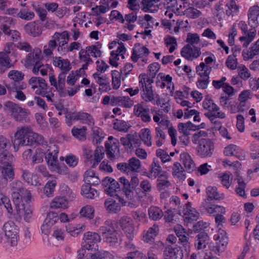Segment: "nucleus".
I'll return each mask as SVG.
<instances>
[{"label":"nucleus","mask_w":259,"mask_h":259,"mask_svg":"<svg viewBox=\"0 0 259 259\" xmlns=\"http://www.w3.org/2000/svg\"><path fill=\"white\" fill-rule=\"evenodd\" d=\"M111 184L106 189L105 192L111 196H116L119 201L122 205H126L129 201L134 199L137 195L139 194V180L134 176L130 179L124 177L118 179V181L115 180L111 181Z\"/></svg>","instance_id":"f257e3e1"},{"label":"nucleus","mask_w":259,"mask_h":259,"mask_svg":"<svg viewBox=\"0 0 259 259\" xmlns=\"http://www.w3.org/2000/svg\"><path fill=\"white\" fill-rule=\"evenodd\" d=\"M12 197L17 211L23 210L24 220L28 222L31 217L32 208L29 203L31 201V194L25 189L19 181L13 182L11 185Z\"/></svg>","instance_id":"f03ea898"},{"label":"nucleus","mask_w":259,"mask_h":259,"mask_svg":"<svg viewBox=\"0 0 259 259\" xmlns=\"http://www.w3.org/2000/svg\"><path fill=\"white\" fill-rule=\"evenodd\" d=\"M32 132V128L28 126L17 128L14 135V146H30Z\"/></svg>","instance_id":"7ed1b4c3"},{"label":"nucleus","mask_w":259,"mask_h":259,"mask_svg":"<svg viewBox=\"0 0 259 259\" xmlns=\"http://www.w3.org/2000/svg\"><path fill=\"white\" fill-rule=\"evenodd\" d=\"M104 151V149L103 146H98L94 151V153L89 147H83V155L88 160L94 162L92 165L93 168L96 167L103 158Z\"/></svg>","instance_id":"20e7f679"},{"label":"nucleus","mask_w":259,"mask_h":259,"mask_svg":"<svg viewBox=\"0 0 259 259\" xmlns=\"http://www.w3.org/2000/svg\"><path fill=\"white\" fill-rule=\"evenodd\" d=\"M197 155L201 158H209L212 156L214 145L212 141L209 139H202L199 144L196 148Z\"/></svg>","instance_id":"39448f33"},{"label":"nucleus","mask_w":259,"mask_h":259,"mask_svg":"<svg viewBox=\"0 0 259 259\" xmlns=\"http://www.w3.org/2000/svg\"><path fill=\"white\" fill-rule=\"evenodd\" d=\"M3 231L7 239V242L11 246H16L18 240V230L12 221L6 222L3 226Z\"/></svg>","instance_id":"423d86ee"},{"label":"nucleus","mask_w":259,"mask_h":259,"mask_svg":"<svg viewBox=\"0 0 259 259\" xmlns=\"http://www.w3.org/2000/svg\"><path fill=\"white\" fill-rule=\"evenodd\" d=\"M100 233L103 239L110 246H116L118 243L117 232L112 226L106 225L100 227Z\"/></svg>","instance_id":"0eeeda50"},{"label":"nucleus","mask_w":259,"mask_h":259,"mask_svg":"<svg viewBox=\"0 0 259 259\" xmlns=\"http://www.w3.org/2000/svg\"><path fill=\"white\" fill-rule=\"evenodd\" d=\"M101 237L97 233L88 232L84 234L81 246L88 250L98 249V243L101 241Z\"/></svg>","instance_id":"6e6552de"},{"label":"nucleus","mask_w":259,"mask_h":259,"mask_svg":"<svg viewBox=\"0 0 259 259\" xmlns=\"http://www.w3.org/2000/svg\"><path fill=\"white\" fill-rule=\"evenodd\" d=\"M163 252V259H182L184 256L181 247L177 245L175 247L168 245Z\"/></svg>","instance_id":"1a4fd4ad"},{"label":"nucleus","mask_w":259,"mask_h":259,"mask_svg":"<svg viewBox=\"0 0 259 259\" xmlns=\"http://www.w3.org/2000/svg\"><path fill=\"white\" fill-rule=\"evenodd\" d=\"M192 45L187 44L185 46L181 51V55L188 60H191L192 57L198 58L201 54L200 49L196 47H191Z\"/></svg>","instance_id":"9d476101"},{"label":"nucleus","mask_w":259,"mask_h":259,"mask_svg":"<svg viewBox=\"0 0 259 259\" xmlns=\"http://www.w3.org/2000/svg\"><path fill=\"white\" fill-rule=\"evenodd\" d=\"M182 213L185 215V221H187L188 223L196 221L199 217V212L195 208L192 207L189 202H188L184 206Z\"/></svg>","instance_id":"9b49d317"},{"label":"nucleus","mask_w":259,"mask_h":259,"mask_svg":"<svg viewBox=\"0 0 259 259\" xmlns=\"http://www.w3.org/2000/svg\"><path fill=\"white\" fill-rule=\"evenodd\" d=\"M150 53L148 48L142 46L139 43L136 44L133 49L131 59L134 62H137L140 58L147 56Z\"/></svg>","instance_id":"f8f14e48"},{"label":"nucleus","mask_w":259,"mask_h":259,"mask_svg":"<svg viewBox=\"0 0 259 259\" xmlns=\"http://www.w3.org/2000/svg\"><path fill=\"white\" fill-rule=\"evenodd\" d=\"M182 8L181 4L178 5L177 0H169L168 3V6L164 11V15L165 16L171 17L175 14L176 16H179L181 15V12L183 11H181L180 9Z\"/></svg>","instance_id":"ddd939ff"},{"label":"nucleus","mask_w":259,"mask_h":259,"mask_svg":"<svg viewBox=\"0 0 259 259\" xmlns=\"http://www.w3.org/2000/svg\"><path fill=\"white\" fill-rule=\"evenodd\" d=\"M208 234L204 231H202L196 236L194 246L197 250L204 249L208 243Z\"/></svg>","instance_id":"4468645a"},{"label":"nucleus","mask_w":259,"mask_h":259,"mask_svg":"<svg viewBox=\"0 0 259 259\" xmlns=\"http://www.w3.org/2000/svg\"><path fill=\"white\" fill-rule=\"evenodd\" d=\"M160 0H142V9L147 13H154L159 9L158 3Z\"/></svg>","instance_id":"2eb2a0df"},{"label":"nucleus","mask_w":259,"mask_h":259,"mask_svg":"<svg viewBox=\"0 0 259 259\" xmlns=\"http://www.w3.org/2000/svg\"><path fill=\"white\" fill-rule=\"evenodd\" d=\"M53 65L59 67L62 72L67 73L71 68L70 63L68 59H64L61 57H56L53 58Z\"/></svg>","instance_id":"dca6fc26"},{"label":"nucleus","mask_w":259,"mask_h":259,"mask_svg":"<svg viewBox=\"0 0 259 259\" xmlns=\"http://www.w3.org/2000/svg\"><path fill=\"white\" fill-rule=\"evenodd\" d=\"M149 109L144 108L142 105L138 104L135 106L134 112L136 115L140 117L144 122L151 121V117L148 113Z\"/></svg>","instance_id":"f3484780"},{"label":"nucleus","mask_w":259,"mask_h":259,"mask_svg":"<svg viewBox=\"0 0 259 259\" xmlns=\"http://www.w3.org/2000/svg\"><path fill=\"white\" fill-rule=\"evenodd\" d=\"M86 183L81 187V194L87 198L94 199L95 194L98 195L97 191L92 188L91 180H87Z\"/></svg>","instance_id":"a211bd4d"},{"label":"nucleus","mask_w":259,"mask_h":259,"mask_svg":"<svg viewBox=\"0 0 259 259\" xmlns=\"http://www.w3.org/2000/svg\"><path fill=\"white\" fill-rule=\"evenodd\" d=\"M83 259H113V256L109 252L101 250L95 253L86 254Z\"/></svg>","instance_id":"6ab92c4d"},{"label":"nucleus","mask_w":259,"mask_h":259,"mask_svg":"<svg viewBox=\"0 0 259 259\" xmlns=\"http://www.w3.org/2000/svg\"><path fill=\"white\" fill-rule=\"evenodd\" d=\"M105 146L108 157L111 160L114 159L115 158L114 153L116 151L118 152L119 151L118 142L110 141V142H106Z\"/></svg>","instance_id":"aec40b11"},{"label":"nucleus","mask_w":259,"mask_h":259,"mask_svg":"<svg viewBox=\"0 0 259 259\" xmlns=\"http://www.w3.org/2000/svg\"><path fill=\"white\" fill-rule=\"evenodd\" d=\"M180 157L186 170L188 172L193 171L195 169V164L190 155L187 153H183L181 154Z\"/></svg>","instance_id":"412c9836"},{"label":"nucleus","mask_w":259,"mask_h":259,"mask_svg":"<svg viewBox=\"0 0 259 259\" xmlns=\"http://www.w3.org/2000/svg\"><path fill=\"white\" fill-rule=\"evenodd\" d=\"M170 185V182L167 180V173L163 172L157 179L156 187L159 191L165 190Z\"/></svg>","instance_id":"4be33fe9"},{"label":"nucleus","mask_w":259,"mask_h":259,"mask_svg":"<svg viewBox=\"0 0 259 259\" xmlns=\"http://www.w3.org/2000/svg\"><path fill=\"white\" fill-rule=\"evenodd\" d=\"M104 206L108 212L118 213L121 209L120 205L115 200L109 198L105 200Z\"/></svg>","instance_id":"5701e85b"},{"label":"nucleus","mask_w":259,"mask_h":259,"mask_svg":"<svg viewBox=\"0 0 259 259\" xmlns=\"http://www.w3.org/2000/svg\"><path fill=\"white\" fill-rule=\"evenodd\" d=\"M52 209H65L68 207L67 199L64 197H56L50 203Z\"/></svg>","instance_id":"b1692460"},{"label":"nucleus","mask_w":259,"mask_h":259,"mask_svg":"<svg viewBox=\"0 0 259 259\" xmlns=\"http://www.w3.org/2000/svg\"><path fill=\"white\" fill-rule=\"evenodd\" d=\"M158 232V226L154 224L148 229L146 233L143 236L144 241L150 244L153 243Z\"/></svg>","instance_id":"393cba45"},{"label":"nucleus","mask_w":259,"mask_h":259,"mask_svg":"<svg viewBox=\"0 0 259 259\" xmlns=\"http://www.w3.org/2000/svg\"><path fill=\"white\" fill-rule=\"evenodd\" d=\"M259 54V39L249 48V50L246 53L244 51L242 52L244 60L252 59L257 55Z\"/></svg>","instance_id":"a878e982"},{"label":"nucleus","mask_w":259,"mask_h":259,"mask_svg":"<svg viewBox=\"0 0 259 259\" xmlns=\"http://www.w3.org/2000/svg\"><path fill=\"white\" fill-rule=\"evenodd\" d=\"M29 114L30 112L27 109L23 108L19 105L11 117L15 121L20 122L25 119Z\"/></svg>","instance_id":"bb28decb"},{"label":"nucleus","mask_w":259,"mask_h":259,"mask_svg":"<svg viewBox=\"0 0 259 259\" xmlns=\"http://www.w3.org/2000/svg\"><path fill=\"white\" fill-rule=\"evenodd\" d=\"M12 66L11 60L8 55L3 53H0V73H4Z\"/></svg>","instance_id":"cd10ccee"},{"label":"nucleus","mask_w":259,"mask_h":259,"mask_svg":"<svg viewBox=\"0 0 259 259\" xmlns=\"http://www.w3.org/2000/svg\"><path fill=\"white\" fill-rule=\"evenodd\" d=\"M207 195L208 196L207 200H219L223 199L224 195L223 193H219L217 188L215 187L209 186L206 189Z\"/></svg>","instance_id":"c85d7f7f"},{"label":"nucleus","mask_w":259,"mask_h":259,"mask_svg":"<svg viewBox=\"0 0 259 259\" xmlns=\"http://www.w3.org/2000/svg\"><path fill=\"white\" fill-rule=\"evenodd\" d=\"M13 156L8 151L0 152V168L11 164Z\"/></svg>","instance_id":"c756f323"},{"label":"nucleus","mask_w":259,"mask_h":259,"mask_svg":"<svg viewBox=\"0 0 259 259\" xmlns=\"http://www.w3.org/2000/svg\"><path fill=\"white\" fill-rule=\"evenodd\" d=\"M41 28L39 20L30 22L25 26V30L27 33L35 36Z\"/></svg>","instance_id":"7c9ffc66"},{"label":"nucleus","mask_w":259,"mask_h":259,"mask_svg":"<svg viewBox=\"0 0 259 259\" xmlns=\"http://www.w3.org/2000/svg\"><path fill=\"white\" fill-rule=\"evenodd\" d=\"M196 71L200 77H208L211 71V67L201 62L196 67Z\"/></svg>","instance_id":"2f4dec72"},{"label":"nucleus","mask_w":259,"mask_h":259,"mask_svg":"<svg viewBox=\"0 0 259 259\" xmlns=\"http://www.w3.org/2000/svg\"><path fill=\"white\" fill-rule=\"evenodd\" d=\"M87 130V127L84 126L80 127L74 126L71 130V133L76 139L80 141H84L86 139Z\"/></svg>","instance_id":"473e14b6"},{"label":"nucleus","mask_w":259,"mask_h":259,"mask_svg":"<svg viewBox=\"0 0 259 259\" xmlns=\"http://www.w3.org/2000/svg\"><path fill=\"white\" fill-rule=\"evenodd\" d=\"M46 155V153L41 148H37L35 152L31 157V164L42 163L44 161V157Z\"/></svg>","instance_id":"72a5a7b5"},{"label":"nucleus","mask_w":259,"mask_h":259,"mask_svg":"<svg viewBox=\"0 0 259 259\" xmlns=\"http://www.w3.org/2000/svg\"><path fill=\"white\" fill-rule=\"evenodd\" d=\"M67 73L65 72H61L58 76V81L57 83V90L61 96L65 97V93H64V89L65 87L66 81V75Z\"/></svg>","instance_id":"f704fd0d"},{"label":"nucleus","mask_w":259,"mask_h":259,"mask_svg":"<svg viewBox=\"0 0 259 259\" xmlns=\"http://www.w3.org/2000/svg\"><path fill=\"white\" fill-rule=\"evenodd\" d=\"M45 159L48 165L50 166L51 168L58 167L59 163L57 156L53 155V152H51L50 149L48 150L47 153L45 155Z\"/></svg>","instance_id":"c9c22d12"},{"label":"nucleus","mask_w":259,"mask_h":259,"mask_svg":"<svg viewBox=\"0 0 259 259\" xmlns=\"http://www.w3.org/2000/svg\"><path fill=\"white\" fill-rule=\"evenodd\" d=\"M148 214L149 218L154 221L159 220L163 216L162 210L156 206H151L148 209Z\"/></svg>","instance_id":"e433bc0d"},{"label":"nucleus","mask_w":259,"mask_h":259,"mask_svg":"<svg viewBox=\"0 0 259 259\" xmlns=\"http://www.w3.org/2000/svg\"><path fill=\"white\" fill-rule=\"evenodd\" d=\"M78 121L81 123H86L92 126L94 124L93 117L89 113L83 112H78Z\"/></svg>","instance_id":"4c0bfd02"},{"label":"nucleus","mask_w":259,"mask_h":259,"mask_svg":"<svg viewBox=\"0 0 259 259\" xmlns=\"http://www.w3.org/2000/svg\"><path fill=\"white\" fill-rule=\"evenodd\" d=\"M139 138L148 146L151 145V131L149 128L142 129L139 133Z\"/></svg>","instance_id":"58836bf2"},{"label":"nucleus","mask_w":259,"mask_h":259,"mask_svg":"<svg viewBox=\"0 0 259 259\" xmlns=\"http://www.w3.org/2000/svg\"><path fill=\"white\" fill-rule=\"evenodd\" d=\"M203 107L207 110L208 112H212V113L218 112L220 108L218 106L212 99H207L205 98L202 103Z\"/></svg>","instance_id":"ea45409f"},{"label":"nucleus","mask_w":259,"mask_h":259,"mask_svg":"<svg viewBox=\"0 0 259 259\" xmlns=\"http://www.w3.org/2000/svg\"><path fill=\"white\" fill-rule=\"evenodd\" d=\"M0 20L3 21L2 28L5 34L11 32L10 26L15 24L14 20L12 17H1Z\"/></svg>","instance_id":"a19ab883"},{"label":"nucleus","mask_w":259,"mask_h":259,"mask_svg":"<svg viewBox=\"0 0 259 259\" xmlns=\"http://www.w3.org/2000/svg\"><path fill=\"white\" fill-rule=\"evenodd\" d=\"M129 171L138 172L140 171L141 163L140 160L136 157H132L127 162Z\"/></svg>","instance_id":"79ce46f5"},{"label":"nucleus","mask_w":259,"mask_h":259,"mask_svg":"<svg viewBox=\"0 0 259 259\" xmlns=\"http://www.w3.org/2000/svg\"><path fill=\"white\" fill-rule=\"evenodd\" d=\"M236 180L238 184V187H236L235 191L238 195L243 197L245 196L244 189L246 187V184L244 183L242 178L238 174L236 176Z\"/></svg>","instance_id":"37998d69"},{"label":"nucleus","mask_w":259,"mask_h":259,"mask_svg":"<svg viewBox=\"0 0 259 259\" xmlns=\"http://www.w3.org/2000/svg\"><path fill=\"white\" fill-rule=\"evenodd\" d=\"M2 169V172L4 179L6 181H11L14 179V172L11 164L1 168Z\"/></svg>","instance_id":"c03bdc74"},{"label":"nucleus","mask_w":259,"mask_h":259,"mask_svg":"<svg viewBox=\"0 0 259 259\" xmlns=\"http://www.w3.org/2000/svg\"><path fill=\"white\" fill-rule=\"evenodd\" d=\"M204 115L207 117L211 122L215 124H220V122L216 120L217 118L223 119L225 117V114L224 113L219 111L214 113H212V112H207L204 113Z\"/></svg>","instance_id":"a18cd8bd"},{"label":"nucleus","mask_w":259,"mask_h":259,"mask_svg":"<svg viewBox=\"0 0 259 259\" xmlns=\"http://www.w3.org/2000/svg\"><path fill=\"white\" fill-rule=\"evenodd\" d=\"M144 92L142 95V97L146 102H151L154 99L153 92L152 90V85L149 86V84L146 85L144 89H143Z\"/></svg>","instance_id":"49530a36"},{"label":"nucleus","mask_w":259,"mask_h":259,"mask_svg":"<svg viewBox=\"0 0 259 259\" xmlns=\"http://www.w3.org/2000/svg\"><path fill=\"white\" fill-rule=\"evenodd\" d=\"M94 208L91 205H87L83 207L80 210L81 215L89 219H92L94 217Z\"/></svg>","instance_id":"de8ad7c7"},{"label":"nucleus","mask_w":259,"mask_h":259,"mask_svg":"<svg viewBox=\"0 0 259 259\" xmlns=\"http://www.w3.org/2000/svg\"><path fill=\"white\" fill-rule=\"evenodd\" d=\"M4 105L5 111L11 116H12L17 107L19 106V104L10 101H6Z\"/></svg>","instance_id":"09e8293b"},{"label":"nucleus","mask_w":259,"mask_h":259,"mask_svg":"<svg viewBox=\"0 0 259 259\" xmlns=\"http://www.w3.org/2000/svg\"><path fill=\"white\" fill-rule=\"evenodd\" d=\"M57 39L53 38V39L49 41L48 45L44 47V53L47 56L53 54V51L57 46Z\"/></svg>","instance_id":"8fccbe9b"},{"label":"nucleus","mask_w":259,"mask_h":259,"mask_svg":"<svg viewBox=\"0 0 259 259\" xmlns=\"http://www.w3.org/2000/svg\"><path fill=\"white\" fill-rule=\"evenodd\" d=\"M130 127L127 123L123 120H116L113 123V128L118 131L126 132Z\"/></svg>","instance_id":"3c124183"},{"label":"nucleus","mask_w":259,"mask_h":259,"mask_svg":"<svg viewBox=\"0 0 259 259\" xmlns=\"http://www.w3.org/2000/svg\"><path fill=\"white\" fill-rule=\"evenodd\" d=\"M150 78L151 77L145 74H140L139 76L140 87L142 89H144L146 85L148 84H149V86L151 85L153 82V80L152 78Z\"/></svg>","instance_id":"603ef678"},{"label":"nucleus","mask_w":259,"mask_h":259,"mask_svg":"<svg viewBox=\"0 0 259 259\" xmlns=\"http://www.w3.org/2000/svg\"><path fill=\"white\" fill-rule=\"evenodd\" d=\"M150 172L151 174H153L154 178H156L162 171V168L159 164L158 159H153V161L151 165Z\"/></svg>","instance_id":"864d4df0"},{"label":"nucleus","mask_w":259,"mask_h":259,"mask_svg":"<svg viewBox=\"0 0 259 259\" xmlns=\"http://www.w3.org/2000/svg\"><path fill=\"white\" fill-rule=\"evenodd\" d=\"M140 187L141 189H139V192L141 190L142 192L145 195L148 194L152 190V185L148 180L142 181L140 183Z\"/></svg>","instance_id":"5fc2aeb1"},{"label":"nucleus","mask_w":259,"mask_h":259,"mask_svg":"<svg viewBox=\"0 0 259 259\" xmlns=\"http://www.w3.org/2000/svg\"><path fill=\"white\" fill-rule=\"evenodd\" d=\"M118 223L122 230L134 225L132 219L127 216L122 217L119 219Z\"/></svg>","instance_id":"6e6d98bb"},{"label":"nucleus","mask_w":259,"mask_h":259,"mask_svg":"<svg viewBox=\"0 0 259 259\" xmlns=\"http://www.w3.org/2000/svg\"><path fill=\"white\" fill-rule=\"evenodd\" d=\"M56 184L57 182L56 180L49 181L46 184L44 189V192L47 196H50L52 194Z\"/></svg>","instance_id":"4d7b16f0"},{"label":"nucleus","mask_w":259,"mask_h":259,"mask_svg":"<svg viewBox=\"0 0 259 259\" xmlns=\"http://www.w3.org/2000/svg\"><path fill=\"white\" fill-rule=\"evenodd\" d=\"M59 220L58 213L54 211H50L45 220V222L50 225L53 226Z\"/></svg>","instance_id":"13d9d810"},{"label":"nucleus","mask_w":259,"mask_h":259,"mask_svg":"<svg viewBox=\"0 0 259 259\" xmlns=\"http://www.w3.org/2000/svg\"><path fill=\"white\" fill-rule=\"evenodd\" d=\"M112 84L114 89H117L120 85V74L116 70L112 71Z\"/></svg>","instance_id":"bf43d9fd"},{"label":"nucleus","mask_w":259,"mask_h":259,"mask_svg":"<svg viewBox=\"0 0 259 259\" xmlns=\"http://www.w3.org/2000/svg\"><path fill=\"white\" fill-rule=\"evenodd\" d=\"M24 74L18 70H11L8 74L9 77L12 79L14 82H18L23 79Z\"/></svg>","instance_id":"052dcab7"},{"label":"nucleus","mask_w":259,"mask_h":259,"mask_svg":"<svg viewBox=\"0 0 259 259\" xmlns=\"http://www.w3.org/2000/svg\"><path fill=\"white\" fill-rule=\"evenodd\" d=\"M239 148L235 145L230 144L225 147L224 153L226 156H236Z\"/></svg>","instance_id":"680f3d73"},{"label":"nucleus","mask_w":259,"mask_h":259,"mask_svg":"<svg viewBox=\"0 0 259 259\" xmlns=\"http://www.w3.org/2000/svg\"><path fill=\"white\" fill-rule=\"evenodd\" d=\"M228 10H227L228 16H235L238 14L239 8L234 2H231L228 5Z\"/></svg>","instance_id":"e2e57ef3"},{"label":"nucleus","mask_w":259,"mask_h":259,"mask_svg":"<svg viewBox=\"0 0 259 259\" xmlns=\"http://www.w3.org/2000/svg\"><path fill=\"white\" fill-rule=\"evenodd\" d=\"M30 141H31L30 146L33 145L34 144L43 145V144H45V143H47L45 141V139L42 137V136L39 135L38 134H36L33 132H32V137H31Z\"/></svg>","instance_id":"0e129e2a"},{"label":"nucleus","mask_w":259,"mask_h":259,"mask_svg":"<svg viewBox=\"0 0 259 259\" xmlns=\"http://www.w3.org/2000/svg\"><path fill=\"white\" fill-rule=\"evenodd\" d=\"M238 71L239 77L243 80H246L250 76V73L245 65L239 66Z\"/></svg>","instance_id":"69168bd1"},{"label":"nucleus","mask_w":259,"mask_h":259,"mask_svg":"<svg viewBox=\"0 0 259 259\" xmlns=\"http://www.w3.org/2000/svg\"><path fill=\"white\" fill-rule=\"evenodd\" d=\"M65 118L66 124L70 126L72 125L73 121H78V112H68L66 114Z\"/></svg>","instance_id":"338daca9"},{"label":"nucleus","mask_w":259,"mask_h":259,"mask_svg":"<svg viewBox=\"0 0 259 259\" xmlns=\"http://www.w3.org/2000/svg\"><path fill=\"white\" fill-rule=\"evenodd\" d=\"M232 178V175L230 173L224 174L222 177H221L222 185L228 188L231 184Z\"/></svg>","instance_id":"774afa93"}]
</instances>
